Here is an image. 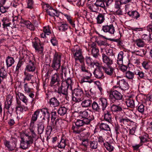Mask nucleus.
Segmentation results:
<instances>
[{
    "label": "nucleus",
    "instance_id": "f257e3e1",
    "mask_svg": "<svg viewBox=\"0 0 152 152\" xmlns=\"http://www.w3.org/2000/svg\"><path fill=\"white\" fill-rule=\"evenodd\" d=\"M88 121V120L87 119L77 120L75 123L76 126H74L73 125L72 126V129L73 131V132L75 134H80L81 132L86 130L85 128H82L79 129V128L85 125L89 124L87 122Z\"/></svg>",
    "mask_w": 152,
    "mask_h": 152
},
{
    "label": "nucleus",
    "instance_id": "f03ea898",
    "mask_svg": "<svg viewBox=\"0 0 152 152\" xmlns=\"http://www.w3.org/2000/svg\"><path fill=\"white\" fill-rule=\"evenodd\" d=\"M72 100L76 102H79L83 100V93L82 89L77 88L72 90Z\"/></svg>",
    "mask_w": 152,
    "mask_h": 152
},
{
    "label": "nucleus",
    "instance_id": "7ed1b4c3",
    "mask_svg": "<svg viewBox=\"0 0 152 152\" xmlns=\"http://www.w3.org/2000/svg\"><path fill=\"white\" fill-rule=\"evenodd\" d=\"M63 73L60 75L55 74L53 75L51 77L50 86L52 87H53L55 90L57 89H59V83L60 81V78L61 79L63 78Z\"/></svg>",
    "mask_w": 152,
    "mask_h": 152
},
{
    "label": "nucleus",
    "instance_id": "20e7f679",
    "mask_svg": "<svg viewBox=\"0 0 152 152\" xmlns=\"http://www.w3.org/2000/svg\"><path fill=\"white\" fill-rule=\"evenodd\" d=\"M79 116L80 118H83V119H87L88 120V121L87 122L89 124L94 118V116L92 115H90L89 112L87 110L80 112Z\"/></svg>",
    "mask_w": 152,
    "mask_h": 152
},
{
    "label": "nucleus",
    "instance_id": "39448f33",
    "mask_svg": "<svg viewBox=\"0 0 152 152\" xmlns=\"http://www.w3.org/2000/svg\"><path fill=\"white\" fill-rule=\"evenodd\" d=\"M110 98L113 101L116 100L122 99L123 96L117 90L111 92L110 95Z\"/></svg>",
    "mask_w": 152,
    "mask_h": 152
},
{
    "label": "nucleus",
    "instance_id": "423d86ee",
    "mask_svg": "<svg viewBox=\"0 0 152 152\" xmlns=\"http://www.w3.org/2000/svg\"><path fill=\"white\" fill-rule=\"evenodd\" d=\"M102 30L105 32H108L110 34H113L115 32V28L113 24H107L103 26Z\"/></svg>",
    "mask_w": 152,
    "mask_h": 152
},
{
    "label": "nucleus",
    "instance_id": "0eeeda50",
    "mask_svg": "<svg viewBox=\"0 0 152 152\" xmlns=\"http://www.w3.org/2000/svg\"><path fill=\"white\" fill-rule=\"evenodd\" d=\"M120 79L118 81L117 84L119 85L118 86L122 90H126L128 89L129 88V85L128 83L125 80L120 77Z\"/></svg>",
    "mask_w": 152,
    "mask_h": 152
},
{
    "label": "nucleus",
    "instance_id": "6e6552de",
    "mask_svg": "<svg viewBox=\"0 0 152 152\" xmlns=\"http://www.w3.org/2000/svg\"><path fill=\"white\" fill-rule=\"evenodd\" d=\"M48 103L50 107L55 108L54 109H56L55 108L59 106L60 104L59 101L55 97H53L49 99Z\"/></svg>",
    "mask_w": 152,
    "mask_h": 152
},
{
    "label": "nucleus",
    "instance_id": "1a4fd4ad",
    "mask_svg": "<svg viewBox=\"0 0 152 152\" xmlns=\"http://www.w3.org/2000/svg\"><path fill=\"white\" fill-rule=\"evenodd\" d=\"M62 82L61 83V86H63V85H64V86L67 87L69 88L70 87L71 90L72 89V85L73 84V82H72L71 79L70 78H67L66 80H64L63 78Z\"/></svg>",
    "mask_w": 152,
    "mask_h": 152
},
{
    "label": "nucleus",
    "instance_id": "9d476101",
    "mask_svg": "<svg viewBox=\"0 0 152 152\" xmlns=\"http://www.w3.org/2000/svg\"><path fill=\"white\" fill-rule=\"evenodd\" d=\"M102 59L103 62L106 64L107 66H110L113 64V60L104 54H102Z\"/></svg>",
    "mask_w": 152,
    "mask_h": 152
},
{
    "label": "nucleus",
    "instance_id": "9b49d317",
    "mask_svg": "<svg viewBox=\"0 0 152 152\" xmlns=\"http://www.w3.org/2000/svg\"><path fill=\"white\" fill-rule=\"evenodd\" d=\"M102 68L107 75L110 76H112L114 75L115 73L114 69L111 66H107V67L102 66Z\"/></svg>",
    "mask_w": 152,
    "mask_h": 152
},
{
    "label": "nucleus",
    "instance_id": "f8f14e48",
    "mask_svg": "<svg viewBox=\"0 0 152 152\" xmlns=\"http://www.w3.org/2000/svg\"><path fill=\"white\" fill-rule=\"evenodd\" d=\"M98 102L99 104L101 105L102 109L104 111L108 105L107 99L104 98H100L98 100Z\"/></svg>",
    "mask_w": 152,
    "mask_h": 152
},
{
    "label": "nucleus",
    "instance_id": "ddd939ff",
    "mask_svg": "<svg viewBox=\"0 0 152 152\" xmlns=\"http://www.w3.org/2000/svg\"><path fill=\"white\" fill-rule=\"evenodd\" d=\"M33 45L36 50L39 54H42L43 52V48L39 43H38L36 41L33 42Z\"/></svg>",
    "mask_w": 152,
    "mask_h": 152
},
{
    "label": "nucleus",
    "instance_id": "4468645a",
    "mask_svg": "<svg viewBox=\"0 0 152 152\" xmlns=\"http://www.w3.org/2000/svg\"><path fill=\"white\" fill-rule=\"evenodd\" d=\"M35 64L34 62L30 60L29 63L26 66V70L28 72H34L35 70Z\"/></svg>",
    "mask_w": 152,
    "mask_h": 152
},
{
    "label": "nucleus",
    "instance_id": "2eb2a0df",
    "mask_svg": "<svg viewBox=\"0 0 152 152\" xmlns=\"http://www.w3.org/2000/svg\"><path fill=\"white\" fill-rule=\"evenodd\" d=\"M95 77L99 79H102L104 77L103 73L101 69H95L93 72Z\"/></svg>",
    "mask_w": 152,
    "mask_h": 152
},
{
    "label": "nucleus",
    "instance_id": "dca6fc26",
    "mask_svg": "<svg viewBox=\"0 0 152 152\" xmlns=\"http://www.w3.org/2000/svg\"><path fill=\"white\" fill-rule=\"evenodd\" d=\"M30 134V133L25 134L21 139L28 142V144H31L33 142V138Z\"/></svg>",
    "mask_w": 152,
    "mask_h": 152
},
{
    "label": "nucleus",
    "instance_id": "f3484780",
    "mask_svg": "<svg viewBox=\"0 0 152 152\" xmlns=\"http://www.w3.org/2000/svg\"><path fill=\"white\" fill-rule=\"evenodd\" d=\"M91 47L92 48L91 54L94 57L96 58L99 55V50L96 48V45L94 43L92 44Z\"/></svg>",
    "mask_w": 152,
    "mask_h": 152
},
{
    "label": "nucleus",
    "instance_id": "a211bd4d",
    "mask_svg": "<svg viewBox=\"0 0 152 152\" xmlns=\"http://www.w3.org/2000/svg\"><path fill=\"white\" fill-rule=\"evenodd\" d=\"M13 96L11 94L8 95L7 98V104H5L4 107L7 109L9 110V108L11 105V104L12 102Z\"/></svg>",
    "mask_w": 152,
    "mask_h": 152
},
{
    "label": "nucleus",
    "instance_id": "6ab92c4d",
    "mask_svg": "<svg viewBox=\"0 0 152 152\" xmlns=\"http://www.w3.org/2000/svg\"><path fill=\"white\" fill-rule=\"evenodd\" d=\"M40 114L39 113V110H37L34 112V114L32 115L31 118V125L34 124V122L37 120V118H40L41 116H40Z\"/></svg>",
    "mask_w": 152,
    "mask_h": 152
},
{
    "label": "nucleus",
    "instance_id": "aec40b11",
    "mask_svg": "<svg viewBox=\"0 0 152 152\" xmlns=\"http://www.w3.org/2000/svg\"><path fill=\"white\" fill-rule=\"evenodd\" d=\"M64 86V84L63 86H61L60 91L58 92V93L59 94L61 93L65 95V98L67 99L68 97V88Z\"/></svg>",
    "mask_w": 152,
    "mask_h": 152
},
{
    "label": "nucleus",
    "instance_id": "412c9836",
    "mask_svg": "<svg viewBox=\"0 0 152 152\" xmlns=\"http://www.w3.org/2000/svg\"><path fill=\"white\" fill-rule=\"evenodd\" d=\"M47 13L50 16H54L58 17L59 14L56 10L53 9L52 7H50L46 10Z\"/></svg>",
    "mask_w": 152,
    "mask_h": 152
},
{
    "label": "nucleus",
    "instance_id": "4be33fe9",
    "mask_svg": "<svg viewBox=\"0 0 152 152\" xmlns=\"http://www.w3.org/2000/svg\"><path fill=\"white\" fill-rule=\"evenodd\" d=\"M104 119L106 121L111 124L112 122V115L110 112L107 111L104 112Z\"/></svg>",
    "mask_w": 152,
    "mask_h": 152
},
{
    "label": "nucleus",
    "instance_id": "5701e85b",
    "mask_svg": "<svg viewBox=\"0 0 152 152\" xmlns=\"http://www.w3.org/2000/svg\"><path fill=\"white\" fill-rule=\"evenodd\" d=\"M92 103V101L90 99H87L83 100L81 103V105L83 107H90Z\"/></svg>",
    "mask_w": 152,
    "mask_h": 152
},
{
    "label": "nucleus",
    "instance_id": "b1692460",
    "mask_svg": "<svg viewBox=\"0 0 152 152\" xmlns=\"http://www.w3.org/2000/svg\"><path fill=\"white\" fill-rule=\"evenodd\" d=\"M88 7L92 12H96L99 10V8L95 3L88 4Z\"/></svg>",
    "mask_w": 152,
    "mask_h": 152
},
{
    "label": "nucleus",
    "instance_id": "393cba45",
    "mask_svg": "<svg viewBox=\"0 0 152 152\" xmlns=\"http://www.w3.org/2000/svg\"><path fill=\"white\" fill-rule=\"evenodd\" d=\"M111 110L114 113H118L123 110L122 107L118 105L113 104L110 107Z\"/></svg>",
    "mask_w": 152,
    "mask_h": 152
},
{
    "label": "nucleus",
    "instance_id": "a878e982",
    "mask_svg": "<svg viewBox=\"0 0 152 152\" xmlns=\"http://www.w3.org/2000/svg\"><path fill=\"white\" fill-rule=\"evenodd\" d=\"M15 20L18 21H19V20H20V23H21L24 24L26 27L29 24H30V22L29 21L24 20L21 17H18V16H16L15 17Z\"/></svg>",
    "mask_w": 152,
    "mask_h": 152
},
{
    "label": "nucleus",
    "instance_id": "bb28decb",
    "mask_svg": "<svg viewBox=\"0 0 152 152\" xmlns=\"http://www.w3.org/2000/svg\"><path fill=\"white\" fill-rule=\"evenodd\" d=\"M96 19L97 23H102L105 20L104 15L102 13H99L96 18Z\"/></svg>",
    "mask_w": 152,
    "mask_h": 152
},
{
    "label": "nucleus",
    "instance_id": "cd10ccee",
    "mask_svg": "<svg viewBox=\"0 0 152 152\" xmlns=\"http://www.w3.org/2000/svg\"><path fill=\"white\" fill-rule=\"evenodd\" d=\"M5 145L11 151L13 150L15 148V144L13 142H10L7 141L5 142Z\"/></svg>",
    "mask_w": 152,
    "mask_h": 152
},
{
    "label": "nucleus",
    "instance_id": "c85d7f7f",
    "mask_svg": "<svg viewBox=\"0 0 152 152\" xmlns=\"http://www.w3.org/2000/svg\"><path fill=\"white\" fill-rule=\"evenodd\" d=\"M128 107L133 108L134 107V102L133 100L132 99H126L125 102Z\"/></svg>",
    "mask_w": 152,
    "mask_h": 152
},
{
    "label": "nucleus",
    "instance_id": "c756f323",
    "mask_svg": "<svg viewBox=\"0 0 152 152\" xmlns=\"http://www.w3.org/2000/svg\"><path fill=\"white\" fill-rule=\"evenodd\" d=\"M14 58L10 56H8L6 59V65L7 68L10 67L14 63Z\"/></svg>",
    "mask_w": 152,
    "mask_h": 152
},
{
    "label": "nucleus",
    "instance_id": "7c9ffc66",
    "mask_svg": "<svg viewBox=\"0 0 152 152\" xmlns=\"http://www.w3.org/2000/svg\"><path fill=\"white\" fill-rule=\"evenodd\" d=\"M128 14L130 16L136 19H137L140 16V14L136 11L129 12H128Z\"/></svg>",
    "mask_w": 152,
    "mask_h": 152
},
{
    "label": "nucleus",
    "instance_id": "2f4dec72",
    "mask_svg": "<svg viewBox=\"0 0 152 152\" xmlns=\"http://www.w3.org/2000/svg\"><path fill=\"white\" fill-rule=\"evenodd\" d=\"M44 129V123L42 121L39 122L38 125V133L41 134L43 132Z\"/></svg>",
    "mask_w": 152,
    "mask_h": 152
},
{
    "label": "nucleus",
    "instance_id": "473e14b6",
    "mask_svg": "<svg viewBox=\"0 0 152 152\" xmlns=\"http://www.w3.org/2000/svg\"><path fill=\"white\" fill-rule=\"evenodd\" d=\"M123 54L124 53L122 51H121L118 54L117 61V64L118 65H121L123 64Z\"/></svg>",
    "mask_w": 152,
    "mask_h": 152
},
{
    "label": "nucleus",
    "instance_id": "72a5a7b5",
    "mask_svg": "<svg viewBox=\"0 0 152 152\" xmlns=\"http://www.w3.org/2000/svg\"><path fill=\"white\" fill-rule=\"evenodd\" d=\"M66 108L64 107H60L57 110L58 114L60 116L64 115L66 113Z\"/></svg>",
    "mask_w": 152,
    "mask_h": 152
},
{
    "label": "nucleus",
    "instance_id": "f704fd0d",
    "mask_svg": "<svg viewBox=\"0 0 152 152\" xmlns=\"http://www.w3.org/2000/svg\"><path fill=\"white\" fill-rule=\"evenodd\" d=\"M66 142L67 141L66 140L61 139L59 142H58V147L61 149L64 148L66 145Z\"/></svg>",
    "mask_w": 152,
    "mask_h": 152
},
{
    "label": "nucleus",
    "instance_id": "c9c22d12",
    "mask_svg": "<svg viewBox=\"0 0 152 152\" xmlns=\"http://www.w3.org/2000/svg\"><path fill=\"white\" fill-rule=\"evenodd\" d=\"M7 73L3 67L0 69V80L1 77L2 79L7 78Z\"/></svg>",
    "mask_w": 152,
    "mask_h": 152
},
{
    "label": "nucleus",
    "instance_id": "e433bc0d",
    "mask_svg": "<svg viewBox=\"0 0 152 152\" xmlns=\"http://www.w3.org/2000/svg\"><path fill=\"white\" fill-rule=\"evenodd\" d=\"M134 72L128 71L125 73V77L129 80H132L134 78Z\"/></svg>",
    "mask_w": 152,
    "mask_h": 152
},
{
    "label": "nucleus",
    "instance_id": "4c0bfd02",
    "mask_svg": "<svg viewBox=\"0 0 152 152\" xmlns=\"http://www.w3.org/2000/svg\"><path fill=\"white\" fill-rule=\"evenodd\" d=\"M99 128L101 129L104 130L110 131V129L108 124L103 123L100 124Z\"/></svg>",
    "mask_w": 152,
    "mask_h": 152
},
{
    "label": "nucleus",
    "instance_id": "58836bf2",
    "mask_svg": "<svg viewBox=\"0 0 152 152\" xmlns=\"http://www.w3.org/2000/svg\"><path fill=\"white\" fill-rule=\"evenodd\" d=\"M93 110L96 112H99L100 110V107L98 104L96 102H94L91 104Z\"/></svg>",
    "mask_w": 152,
    "mask_h": 152
},
{
    "label": "nucleus",
    "instance_id": "ea45409f",
    "mask_svg": "<svg viewBox=\"0 0 152 152\" xmlns=\"http://www.w3.org/2000/svg\"><path fill=\"white\" fill-rule=\"evenodd\" d=\"M91 76V74L90 73L87 74V76L86 77H83V78L81 80V82L82 83L85 82H88L91 83L92 81L91 80L88 81V79H90Z\"/></svg>",
    "mask_w": 152,
    "mask_h": 152
},
{
    "label": "nucleus",
    "instance_id": "a19ab883",
    "mask_svg": "<svg viewBox=\"0 0 152 152\" xmlns=\"http://www.w3.org/2000/svg\"><path fill=\"white\" fill-rule=\"evenodd\" d=\"M135 42L137 45L139 47H143L145 44L144 41L141 39H136Z\"/></svg>",
    "mask_w": 152,
    "mask_h": 152
},
{
    "label": "nucleus",
    "instance_id": "79ce46f5",
    "mask_svg": "<svg viewBox=\"0 0 152 152\" xmlns=\"http://www.w3.org/2000/svg\"><path fill=\"white\" fill-rule=\"evenodd\" d=\"M98 7H100L103 9L105 8L104 0H96L95 3Z\"/></svg>",
    "mask_w": 152,
    "mask_h": 152
},
{
    "label": "nucleus",
    "instance_id": "37998d69",
    "mask_svg": "<svg viewBox=\"0 0 152 152\" xmlns=\"http://www.w3.org/2000/svg\"><path fill=\"white\" fill-rule=\"evenodd\" d=\"M20 142V147L23 149H27L28 147L30 146V144H28V142H27L24 140H23L22 139H21V140Z\"/></svg>",
    "mask_w": 152,
    "mask_h": 152
},
{
    "label": "nucleus",
    "instance_id": "c03bdc74",
    "mask_svg": "<svg viewBox=\"0 0 152 152\" xmlns=\"http://www.w3.org/2000/svg\"><path fill=\"white\" fill-rule=\"evenodd\" d=\"M18 95L20 99L25 103L26 104H27L28 101L26 97L21 93H18Z\"/></svg>",
    "mask_w": 152,
    "mask_h": 152
},
{
    "label": "nucleus",
    "instance_id": "a18cd8bd",
    "mask_svg": "<svg viewBox=\"0 0 152 152\" xmlns=\"http://www.w3.org/2000/svg\"><path fill=\"white\" fill-rule=\"evenodd\" d=\"M61 56L59 53H56L53 61L60 63Z\"/></svg>",
    "mask_w": 152,
    "mask_h": 152
},
{
    "label": "nucleus",
    "instance_id": "49530a36",
    "mask_svg": "<svg viewBox=\"0 0 152 152\" xmlns=\"http://www.w3.org/2000/svg\"><path fill=\"white\" fill-rule=\"evenodd\" d=\"M90 148L92 149H96L98 147V142L97 141H90L89 142Z\"/></svg>",
    "mask_w": 152,
    "mask_h": 152
},
{
    "label": "nucleus",
    "instance_id": "de8ad7c7",
    "mask_svg": "<svg viewBox=\"0 0 152 152\" xmlns=\"http://www.w3.org/2000/svg\"><path fill=\"white\" fill-rule=\"evenodd\" d=\"M60 66V63L53 61L51 67L53 68L55 70L57 71L58 69H59Z\"/></svg>",
    "mask_w": 152,
    "mask_h": 152
},
{
    "label": "nucleus",
    "instance_id": "09e8293b",
    "mask_svg": "<svg viewBox=\"0 0 152 152\" xmlns=\"http://www.w3.org/2000/svg\"><path fill=\"white\" fill-rule=\"evenodd\" d=\"M24 74L25 76V77L24 79V83L26 80L28 81H30V80L31 79L32 77H33V75L29 73H27L26 72H24Z\"/></svg>",
    "mask_w": 152,
    "mask_h": 152
},
{
    "label": "nucleus",
    "instance_id": "8fccbe9b",
    "mask_svg": "<svg viewBox=\"0 0 152 152\" xmlns=\"http://www.w3.org/2000/svg\"><path fill=\"white\" fill-rule=\"evenodd\" d=\"M86 62L88 65L94 66V61L90 57H86Z\"/></svg>",
    "mask_w": 152,
    "mask_h": 152
},
{
    "label": "nucleus",
    "instance_id": "3c124183",
    "mask_svg": "<svg viewBox=\"0 0 152 152\" xmlns=\"http://www.w3.org/2000/svg\"><path fill=\"white\" fill-rule=\"evenodd\" d=\"M141 142H146L149 141V139L148 138V134H145L142 136L139 137Z\"/></svg>",
    "mask_w": 152,
    "mask_h": 152
},
{
    "label": "nucleus",
    "instance_id": "603ef678",
    "mask_svg": "<svg viewBox=\"0 0 152 152\" xmlns=\"http://www.w3.org/2000/svg\"><path fill=\"white\" fill-rule=\"evenodd\" d=\"M104 145L107 149L110 152L112 151L113 150V147L110 144L107 142L104 143Z\"/></svg>",
    "mask_w": 152,
    "mask_h": 152
},
{
    "label": "nucleus",
    "instance_id": "864d4df0",
    "mask_svg": "<svg viewBox=\"0 0 152 152\" xmlns=\"http://www.w3.org/2000/svg\"><path fill=\"white\" fill-rule=\"evenodd\" d=\"M72 52L73 53V55L75 58H77V57L80 56L82 54L81 51V50L79 49V50H76L75 53H74V52H75V50H72Z\"/></svg>",
    "mask_w": 152,
    "mask_h": 152
},
{
    "label": "nucleus",
    "instance_id": "5fc2aeb1",
    "mask_svg": "<svg viewBox=\"0 0 152 152\" xmlns=\"http://www.w3.org/2000/svg\"><path fill=\"white\" fill-rule=\"evenodd\" d=\"M139 112L142 114H143L145 110V106L142 104H140L137 108Z\"/></svg>",
    "mask_w": 152,
    "mask_h": 152
},
{
    "label": "nucleus",
    "instance_id": "6e6d98bb",
    "mask_svg": "<svg viewBox=\"0 0 152 152\" xmlns=\"http://www.w3.org/2000/svg\"><path fill=\"white\" fill-rule=\"evenodd\" d=\"M39 112L40 113V118H42V116H43V117L45 116V115L46 114V113H47L48 112L47 109H42L40 110H39Z\"/></svg>",
    "mask_w": 152,
    "mask_h": 152
},
{
    "label": "nucleus",
    "instance_id": "4d7b16f0",
    "mask_svg": "<svg viewBox=\"0 0 152 152\" xmlns=\"http://www.w3.org/2000/svg\"><path fill=\"white\" fill-rule=\"evenodd\" d=\"M68 28L67 25L66 24H62L59 27V30L61 31H65Z\"/></svg>",
    "mask_w": 152,
    "mask_h": 152
},
{
    "label": "nucleus",
    "instance_id": "13d9d810",
    "mask_svg": "<svg viewBox=\"0 0 152 152\" xmlns=\"http://www.w3.org/2000/svg\"><path fill=\"white\" fill-rule=\"evenodd\" d=\"M9 7H5L3 5L0 6V11L2 13H4L6 12L8 13L9 12Z\"/></svg>",
    "mask_w": 152,
    "mask_h": 152
},
{
    "label": "nucleus",
    "instance_id": "bf43d9fd",
    "mask_svg": "<svg viewBox=\"0 0 152 152\" xmlns=\"http://www.w3.org/2000/svg\"><path fill=\"white\" fill-rule=\"evenodd\" d=\"M142 65L143 68L145 69H148L150 68L149 63L146 61H143Z\"/></svg>",
    "mask_w": 152,
    "mask_h": 152
},
{
    "label": "nucleus",
    "instance_id": "052dcab7",
    "mask_svg": "<svg viewBox=\"0 0 152 152\" xmlns=\"http://www.w3.org/2000/svg\"><path fill=\"white\" fill-rule=\"evenodd\" d=\"M24 90L26 93H30L31 91V88H30L27 83H25L24 85Z\"/></svg>",
    "mask_w": 152,
    "mask_h": 152
},
{
    "label": "nucleus",
    "instance_id": "680f3d73",
    "mask_svg": "<svg viewBox=\"0 0 152 152\" xmlns=\"http://www.w3.org/2000/svg\"><path fill=\"white\" fill-rule=\"evenodd\" d=\"M23 59H20L18 63L17 66V67L16 69V72H18L19 68L21 67V66L23 64Z\"/></svg>",
    "mask_w": 152,
    "mask_h": 152
},
{
    "label": "nucleus",
    "instance_id": "e2e57ef3",
    "mask_svg": "<svg viewBox=\"0 0 152 152\" xmlns=\"http://www.w3.org/2000/svg\"><path fill=\"white\" fill-rule=\"evenodd\" d=\"M34 2L33 0H28L27 8L32 9L34 8Z\"/></svg>",
    "mask_w": 152,
    "mask_h": 152
},
{
    "label": "nucleus",
    "instance_id": "0e129e2a",
    "mask_svg": "<svg viewBox=\"0 0 152 152\" xmlns=\"http://www.w3.org/2000/svg\"><path fill=\"white\" fill-rule=\"evenodd\" d=\"M54 125L55 127V129H58L59 127L60 126L59 124V119H57L55 120L54 122Z\"/></svg>",
    "mask_w": 152,
    "mask_h": 152
},
{
    "label": "nucleus",
    "instance_id": "69168bd1",
    "mask_svg": "<svg viewBox=\"0 0 152 152\" xmlns=\"http://www.w3.org/2000/svg\"><path fill=\"white\" fill-rule=\"evenodd\" d=\"M118 68L123 72L126 71L128 68L126 66L124 65L123 64L121 65H119Z\"/></svg>",
    "mask_w": 152,
    "mask_h": 152
},
{
    "label": "nucleus",
    "instance_id": "338daca9",
    "mask_svg": "<svg viewBox=\"0 0 152 152\" xmlns=\"http://www.w3.org/2000/svg\"><path fill=\"white\" fill-rule=\"evenodd\" d=\"M51 120H55L57 118V113L56 111H52L51 113Z\"/></svg>",
    "mask_w": 152,
    "mask_h": 152
},
{
    "label": "nucleus",
    "instance_id": "774afa93",
    "mask_svg": "<svg viewBox=\"0 0 152 152\" xmlns=\"http://www.w3.org/2000/svg\"><path fill=\"white\" fill-rule=\"evenodd\" d=\"M119 121L121 123H123L124 124H126L127 123L130 121V120L128 118H119Z\"/></svg>",
    "mask_w": 152,
    "mask_h": 152
}]
</instances>
